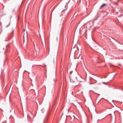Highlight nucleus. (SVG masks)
Segmentation results:
<instances>
[{
	"instance_id": "1",
	"label": "nucleus",
	"mask_w": 123,
	"mask_h": 123,
	"mask_svg": "<svg viewBox=\"0 0 123 123\" xmlns=\"http://www.w3.org/2000/svg\"><path fill=\"white\" fill-rule=\"evenodd\" d=\"M69 78L70 82L72 83H75L76 80L81 82V78L76 70L70 72Z\"/></svg>"
},
{
	"instance_id": "2",
	"label": "nucleus",
	"mask_w": 123,
	"mask_h": 123,
	"mask_svg": "<svg viewBox=\"0 0 123 123\" xmlns=\"http://www.w3.org/2000/svg\"><path fill=\"white\" fill-rule=\"evenodd\" d=\"M118 9L119 8H116V10H118V11H116V13H117V15L118 17L122 16L123 15V11L121 10H118Z\"/></svg>"
},
{
	"instance_id": "3",
	"label": "nucleus",
	"mask_w": 123,
	"mask_h": 123,
	"mask_svg": "<svg viewBox=\"0 0 123 123\" xmlns=\"http://www.w3.org/2000/svg\"><path fill=\"white\" fill-rule=\"evenodd\" d=\"M14 30L13 29H12L11 30V31L8 37H7V41H8L11 39L12 37V35L13 34H14Z\"/></svg>"
},
{
	"instance_id": "4",
	"label": "nucleus",
	"mask_w": 123,
	"mask_h": 123,
	"mask_svg": "<svg viewBox=\"0 0 123 123\" xmlns=\"http://www.w3.org/2000/svg\"><path fill=\"white\" fill-rule=\"evenodd\" d=\"M25 30L23 31V39L24 42L25 41V37L26 39H27V31H25Z\"/></svg>"
},
{
	"instance_id": "5",
	"label": "nucleus",
	"mask_w": 123,
	"mask_h": 123,
	"mask_svg": "<svg viewBox=\"0 0 123 123\" xmlns=\"http://www.w3.org/2000/svg\"><path fill=\"white\" fill-rule=\"evenodd\" d=\"M99 47V45L97 43H96L95 44H94L93 46V49L96 51H97Z\"/></svg>"
},
{
	"instance_id": "6",
	"label": "nucleus",
	"mask_w": 123,
	"mask_h": 123,
	"mask_svg": "<svg viewBox=\"0 0 123 123\" xmlns=\"http://www.w3.org/2000/svg\"><path fill=\"white\" fill-rule=\"evenodd\" d=\"M43 46L46 47V44L45 40H44L43 41H42V45L41 46Z\"/></svg>"
},
{
	"instance_id": "7",
	"label": "nucleus",
	"mask_w": 123,
	"mask_h": 123,
	"mask_svg": "<svg viewBox=\"0 0 123 123\" xmlns=\"http://www.w3.org/2000/svg\"><path fill=\"white\" fill-rule=\"evenodd\" d=\"M106 6V5L105 4H102L100 7V9H101L102 8H103L104 6Z\"/></svg>"
},
{
	"instance_id": "8",
	"label": "nucleus",
	"mask_w": 123,
	"mask_h": 123,
	"mask_svg": "<svg viewBox=\"0 0 123 123\" xmlns=\"http://www.w3.org/2000/svg\"><path fill=\"white\" fill-rule=\"evenodd\" d=\"M10 22L9 23V24L7 25V26H6V27H8V26L10 25Z\"/></svg>"
},
{
	"instance_id": "9",
	"label": "nucleus",
	"mask_w": 123,
	"mask_h": 123,
	"mask_svg": "<svg viewBox=\"0 0 123 123\" xmlns=\"http://www.w3.org/2000/svg\"><path fill=\"white\" fill-rule=\"evenodd\" d=\"M102 83H103L104 84H105V82H102Z\"/></svg>"
},
{
	"instance_id": "10",
	"label": "nucleus",
	"mask_w": 123,
	"mask_h": 123,
	"mask_svg": "<svg viewBox=\"0 0 123 123\" xmlns=\"http://www.w3.org/2000/svg\"><path fill=\"white\" fill-rule=\"evenodd\" d=\"M68 0V3H69V1H70V0Z\"/></svg>"
},
{
	"instance_id": "11",
	"label": "nucleus",
	"mask_w": 123,
	"mask_h": 123,
	"mask_svg": "<svg viewBox=\"0 0 123 123\" xmlns=\"http://www.w3.org/2000/svg\"><path fill=\"white\" fill-rule=\"evenodd\" d=\"M48 116V114L47 115V117Z\"/></svg>"
},
{
	"instance_id": "12",
	"label": "nucleus",
	"mask_w": 123,
	"mask_h": 123,
	"mask_svg": "<svg viewBox=\"0 0 123 123\" xmlns=\"http://www.w3.org/2000/svg\"><path fill=\"white\" fill-rule=\"evenodd\" d=\"M77 85H76V84H75V85H74V86H77Z\"/></svg>"
},
{
	"instance_id": "13",
	"label": "nucleus",
	"mask_w": 123,
	"mask_h": 123,
	"mask_svg": "<svg viewBox=\"0 0 123 123\" xmlns=\"http://www.w3.org/2000/svg\"><path fill=\"white\" fill-rule=\"evenodd\" d=\"M56 39H57H57H58V38L57 37V38Z\"/></svg>"
},
{
	"instance_id": "14",
	"label": "nucleus",
	"mask_w": 123,
	"mask_h": 123,
	"mask_svg": "<svg viewBox=\"0 0 123 123\" xmlns=\"http://www.w3.org/2000/svg\"><path fill=\"white\" fill-rule=\"evenodd\" d=\"M34 44V46L35 47V44Z\"/></svg>"
},
{
	"instance_id": "15",
	"label": "nucleus",
	"mask_w": 123,
	"mask_h": 123,
	"mask_svg": "<svg viewBox=\"0 0 123 123\" xmlns=\"http://www.w3.org/2000/svg\"><path fill=\"white\" fill-rule=\"evenodd\" d=\"M46 66L45 65L44 66H45V67H46Z\"/></svg>"
}]
</instances>
